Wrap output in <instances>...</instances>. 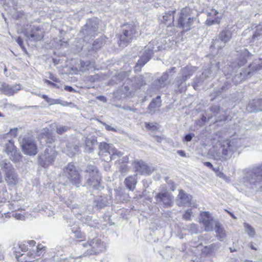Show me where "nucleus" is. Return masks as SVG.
I'll return each instance as SVG.
<instances>
[{
	"label": "nucleus",
	"instance_id": "f257e3e1",
	"mask_svg": "<svg viewBox=\"0 0 262 262\" xmlns=\"http://www.w3.org/2000/svg\"><path fill=\"white\" fill-rule=\"evenodd\" d=\"M28 243L29 244L30 248L26 253L20 254V251L16 249L15 250V257L18 259V261L32 262L38 260L45 253V247L41 245L35 246V241H29Z\"/></svg>",
	"mask_w": 262,
	"mask_h": 262
},
{
	"label": "nucleus",
	"instance_id": "f03ea898",
	"mask_svg": "<svg viewBox=\"0 0 262 262\" xmlns=\"http://www.w3.org/2000/svg\"><path fill=\"white\" fill-rule=\"evenodd\" d=\"M261 69L262 59H255L249 66L247 69L240 70L238 73L234 76L233 81L235 84H238L248 77H250L254 72Z\"/></svg>",
	"mask_w": 262,
	"mask_h": 262
},
{
	"label": "nucleus",
	"instance_id": "7ed1b4c3",
	"mask_svg": "<svg viewBox=\"0 0 262 262\" xmlns=\"http://www.w3.org/2000/svg\"><path fill=\"white\" fill-rule=\"evenodd\" d=\"M1 169L5 173V179L8 185L14 186L18 184L19 178L12 165L8 160L0 162Z\"/></svg>",
	"mask_w": 262,
	"mask_h": 262
},
{
	"label": "nucleus",
	"instance_id": "20e7f679",
	"mask_svg": "<svg viewBox=\"0 0 262 262\" xmlns=\"http://www.w3.org/2000/svg\"><path fill=\"white\" fill-rule=\"evenodd\" d=\"M78 244L79 246H82L87 248L86 251L84 252L86 255L99 254L105 250V244L98 237L89 238L87 243Z\"/></svg>",
	"mask_w": 262,
	"mask_h": 262
},
{
	"label": "nucleus",
	"instance_id": "39448f33",
	"mask_svg": "<svg viewBox=\"0 0 262 262\" xmlns=\"http://www.w3.org/2000/svg\"><path fill=\"white\" fill-rule=\"evenodd\" d=\"M244 181L253 186L260 185L262 187V166L245 170Z\"/></svg>",
	"mask_w": 262,
	"mask_h": 262
},
{
	"label": "nucleus",
	"instance_id": "423d86ee",
	"mask_svg": "<svg viewBox=\"0 0 262 262\" xmlns=\"http://www.w3.org/2000/svg\"><path fill=\"white\" fill-rule=\"evenodd\" d=\"M196 70L195 67L187 66L182 68L179 76L176 79V85L180 92H185L186 89V81L190 78Z\"/></svg>",
	"mask_w": 262,
	"mask_h": 262
},
{
	"label": "nucleus",
	"instance_id": "0eeeda50",
	"mask_svg": "<svg viewBox=\"0 0 262 262\" xmlns=\"http://www.w3.org/2000/svg\"><path fill=\"white\" fill-rule=\"evenodd\" d=\"M122 31L119 43L121 47H126L136 36L137 33L136 26L133 23L124 25Z\"/></svg>",
	"mask_w": 262,
	"mask_h": 262
},
{
	"label": "nucleus",
	"instance_id": "6e6552de",
	"mask_svg": "<svg viewBox=\"0 0 262 262\" xmlns=\"http://www.w3.org/2000/svg\"><path fill=\"white\" fill-rule=\"evenodd\" d=\"M86 174L85 179L89 185L92 186L96 189H100L101 188L100 181L101 176L97 168L93 165H89L86 169Z\"/></svg>",
	"mask_w": 262,
	"mask_h": 262
},
{
	"label": "nucleus",
	"instance_id": "1a4fd4ad",
	"mask_svg": "<svg viewBox=\"0 0 262 262\" xmlns=\"http://www.w3.org/2000/svg\"><path fill=\"white\" fill-rule=\"evenodd\" d=\"M99 155L101 156L103 160L105 161H111L115 159L116 157H120L122 155L121 152L119 151L112 145L106 143H101L99 145Z\"/></svg>",
	"mask_w": 262,
	"mask_h": 262
},
{
	"label": "nucleus",
	"instance_id": "9d476101",
	"mask_svg": "<svg viewBox=\"0 0 262 262\" xmlns=\"http://www.w3.org/2000/svg\"><path fill=\"white\" fill-rule=\"evenodd\" d=\"M191 10L189 8H184L181 11L178 20V26L180 28H186L187 30L190 29V27L193 24L195 18L190 17Z\"/></svg>",
	"mask_w": 262,
	"mask_h": 262
},
{
	"label": "nucleus",
	"instance_id": "9b49d317",
	"mask_svg": "<svg viewBox=\"0 0 262 262\" xmlns=\"http://www.w3.org/2000/svg\"><path fill=\"white\" fill-rule=\"evenodd\" d=\"M57 156L54 147L47 148L43 154L39 156L38 162L42 167H48L53 164Z\"/></svg>",
	"mask_w": 262,
	"mask_h": 262
},
{
	"label": "nucleus",
	"instance_id": "f8f14e48",
	"mask_svg": "<svg viewBox=\"0 0 262 262\" xmlns=\"http://www.w3.org/2000/svg\"><path fill=\"white\" fill-rule=\"evenodd\" d=\"M20 143L24 154L30 156L37 154V146L32 138L25 136L20 140Z\"/></svg>",
	"mask_w": 262,
	"mask_h": 262
},
{
	"label": "nucleus",
	"instance_id": "ddd939ff",
	"mask_svg": "<svg viewBox=\"0 0 262 262\" xmlns=\"http://www.w3.org/2000/svg\"><path fill=\"white\" fill-rule=\"evenodd\" d=\"M64 172L71 183L76 187L79 186L81 183V177L73 164L69 163L64 167Z\"/></svg>",
	"mask_w": 262,
	"mask_h": 262
},
{
	"label": "nucleus",
	"instance_id": "4468645a",
	"mask_svg": "<svg viewBox=\"0 0 262 262\" xmlns=\"http://www.w3.org/2000/svg\"><path fill=\"white\" fill-rule=\"evenodd\" d=\"M222 158L224 160L229 159L233 153L237 149V146L234 141L224 140L221 145Z\"/></svg>",
	"mask_w": 262,
	"mask_h": 262
},
{
	"label": "nucleus",
	"instance_id": "2eb2a0df",
	"mask_svg": "<svg viewBox=\"0 0 262 262\" xmlns=\"http://www.w3.org/2000/svg\"><path fill=\"white\" fill-rule=\"evenodd\" d=\"M200 223L202 224L206 231H211L214 229V226L216 227L218 222L213 220L209 212H202L200 213Z\"/></svg>",
	"mask_w": 262,
	"mask_h": 262
},
{
	"label": "nucleus",
	"instance_id": "dca6fc26",
	"mask_svg": "<svg viewBox=\"0 0 262 262\" xmlns=\"http://www.w3.org/2000/svg\"><path fill=\"white\" fill-rule=\"evenodd\" d=\"M232 33L229 30H224L220 33L218 39L213 42L212 46L217 49H221L230 40Z\"/></svg>",
	"mask_w": 262,
	"mask_h": 262
},
{
	"label": "nucleus",
	"instance_id": "f3484780",
	"mask_svg": "<svg viewBox=\"0 0 262 262\" xmlns=\"http://www.w3.org/2000/svg\"><path fill=\"white\" fill-rule=\"evenodd\" d=\"M157 203H162L165 207H170L173 205V197L168 192L159 193L155 196Z\"/></svg>",
	"mask_w": 262,
	"mask_h": 262
},
{
	"label": "nucleus",
	"instance_id": "a211bd4d",
	"mask_svg": "<svg viewBox=\"0 0 262 262\" xmlns=\"http://www.w3.org/2000/svg\"><path fill=\"white\" fill-rule=\"evenodd\" d=\"M98 25L96 22L90 20L81 31V33L86 36L94 37L98 31Z\"/></svg>",
	"mask_w": 262,
	"mask_h": 262
},
{
	"label": "nucleus",
	"instance_id": "6ab92c4d",
	"mask_svg": "<svg viewBox=\"0 0 262 262\" xmlns=\"http://www.w3.org/2000/svg\"><path fill=\"white\" fill-rule=\"evenodd\" d=\"M25 36L30 41H38L40 40L43 36V32L38 27H33L30 31L25 33Z\"/></svg>",
	"mask_w": 262,
	"mask_h": 262
},
{
	"label": "nucleus",
	"instance_id": "aec40b11",
	"mask_svg": "<svg viewBox=\"0 0 262 262\" xmlns=\"http://www.w3.org/2000/svg\"><path fill=\"white\" fill-rule=\"evenodd\" d=\"M153 54V50L149 49V47H148V49L145 50L143 55L138 60L135 67V70L140 71L141 68L149 61Z\"/></svg>",
	"mask_w": 262,
	"mask_h": 262
},
{
	"label": "nucleus",
	"instance_id": "412c9836",
	"mask_svg": "<svg viewBox=\"0 0 262 262\" xmlns=\"http://www.w3.org/2000/svg\"><path fill=\"white\" fill-rule=\"evenodd\" d=\"M21 89V86L19 84L9 85L4 83L1 88L0 90L5 94L8 96H12L17 93Z\"/></svg>",
	"mask_w": 262,
	"mask_h": 262
},
{
	"label": "nucleus",
	"instance_id": "4be33fe9",
	"mask_svg": "<svg viewBox=\"0 0 262 262\" xmlns=\"http://www.w3.org/2000/svg\"><path fill=\"white\" fill-rule=\"evenodd\" d=\"M248 113L256 112L262 111V98H257L249 101L246 107Z\"/></svg>",
	"mask_w": 262,
	"mask_h": 262
},
{
	"label": "nucleus",
	"instance_id": "5701e85b",
	"mask_svg": "<svg viewBox=\"0 0 262 262\" xmlns=\"http://www.w3.org/2000/svg\"><path fill=\"white\" fill-rule=\"evenodd\" d=\"M191 199L190 195L186 193L183 190H180L176 203L179 206H188L190 204Z\"/></svg>",
	"mask_w": 262,
	"mask_h": 262
},
{
	"label": "nucleus",
	"instance_id": "b1692460",
	"mask_svg": "<svg viewBox=\"0 0 262 262\" xmlns=\"http://www.w3.org/2000/svg\"><path fill=\"white\" fill-rule=\"evenodd\" d=\"M176 68H171L169 72H166L157 80L154 82V85L157 89H159L165 86L167 84V80L169 77V73H174L176 72Z\"/></svg>",
	"mask_w": 262,
	"mask_h": 262
},
{
	"label": "nucleus",
	"instance_id": "393cba45",
	"mask_svg": "<svg viewBox=\"0 0 262 262\" xmlns=\"http://www.w3.org/2000/svg\"><path fill=\"white\" fill-rule=\"evenodd\" d=\"M134 167L136 171L141 174H149L152 171L151 168L142 161H135L134 163Z\"/></svg>",
	"mask_w": 262,
	"mask_h": 262
},
{
	"label": "nucleus",
	"instance_id": "a878e982",
	"mask_svg": "<svg viewBox=\"0 0 262 262\" xmlns=\"http://www.w3.org/2000/svg\"><path fill=\"white\" fill-rule=\"evenodd\" d=\"M252 55L245 49H244L241 52V57L238 60L237 63L233 64L229 66V68L232 71L234 70L236 67H240L246 63L247 58L251 56Z\"/></svg>",
	"mask_w": 262,
	"mask_h": 262
},
{
	"label": "nucleus",
	"instance_id": "bb28decb",
	"mask_svg": "<svg viewBox=\"0 0 262 262\" xmlns=\"http://www.w3.org/2000/svg\"><path fill=\"white\" fill-rule=\"evenodd\" d=\"M218 12L215 9H212L208 13V18L206 20V24L207 26H211L214 24H218L220 22L221 18L218 16Z\"/></svg>",
	"mask_w": 262,
	"mask_h": 262
},
{
	"label": "nucleus",
	"instance_id": "cd10ccee",
	"mask_svg": "<svg viewBox=\"0 0 262 262\" xmlns=\"http://www.w3.org/2000/svg\"><path fill=\"white\" fill-rule=\"evenodd\" d=\"M39 138L45 139L47 143H51L55 139V137L53 136L52 131L47 127L43 128L40 131Z\"/></svg>",
	"mask_w": 262,
	"mask_h": 262
},
{
	"label": "nucleus",
	"instance_id": "c85d7f7f",
	"mask_svg": "<svg viewBox=\"0 0 262 262\" xmlns=\"http://www.w3.org/2000/svg\"><path fill=\"white\" fill-rule=\"evenodd\" d=\"M137 183L136 175L130 176L124 180L126 187L130 191H134Z\"/></svg>",
	"mask_w": 262,
	"mask_h": 262
},
{
	"label": "nucleus",
	"instance_id": "c756f323",
	"mask_svg": "<svg viewBox=\"0 0 262 262\" xmlns=\"http://www.w3.org/2000/svg\"><path fill=\"white\" fill-rule=\"evenodd\" d=\"M161 106L160 96H158L156 99H154L149 104L148 108L150 113H154L157 108H159Z\"/></svg>",
	"mask_w": 262,
	"mask_h": 262
},
{
	"label": "nucleus",
	"instance_id": "7c9ffc66",
	"mask_svg": "<svg viewBox=\"0 0 262 262\" xmlns=\"http://www.w3.org/2000/svg\"><path fill=\"white\" fill-rule=\"evenodd\" d=\"M214 230L217 234L218 239L221 241H223L226 237V234L224 229L221 227L220 223H216Z\"/></svg>",
	"mask_w": 262,
	"mask_h": 262
},
{
	"label": "nucleus",
	"instance_id": "2f4dec72",
	"mask_svg": "<svg viewBox=\"0 0 262 262\" xmlns=\"http://www.w3.org/2000/svg\"><path fill=\"white\" fill-rule=\"evenodd\" d=\"M50 127H56V133L59 135H62L65 132L68 131L70 127L67 125H56L55 123L52 124L50 125Z\"/></svg>",
	"mask_w": 262,
	"mask_h": 262
},
{
	"label": "nucleus",
	"instance_id": "473e14b6",
	"mask_svg": "<svg viewBox=\"0 0 262 262\" xmlns=\"http://www.w3.org/2000/svg\"><path fill=\"white\" fill-rule=\"evenodd\" d=\"M219 248L218 244H212L209 246L204 247L202 249V253L205 256L210 255L213 251L216 248Z\"/></svg>",
	"mask_w": 262,
	"mask_h": 262
},
{
	"label": "nucleus",
	"instance_id": "72a5a7b5",
	"mask_svg": "<svg viewBox=\"0 0 262 262\" xmlns=\"http://www.w3.org/2000/svg\"><path fill=\"white\" fill-rule=\"evenodd\" d=\"M243 225L245 232L249 237H253L256 234L254 229L251 225L246 223H244Z\"/></svg>",
	"mask_w": 262,
	"mask_h": 262
},
{
	"label": "nucleus",
	"instance_id": "f704fd0d",
	"mask_svg": "<svg viewBox=\"0 0 262 262\" xmlns=\"http://www.w3.org/2000/svg\"><path fill=\"white\" fill-rule=\"evenodd\" d=\"M17 149L16 147L14 145V142L12 140H9L6 144L5 151L7 155H11V152Z\"/></svg>",
	"mask_w": 262,
	"mask_h": 262
},
{
	"label": "nucleus",
	"instance_id": "c9c22d12",
	"mask_svg": "<svg viewBox=\"0 0 262 262\" xmlns=\"http://www.w3.org/2000/svg\"><path fill=\"white\" fill-rule=\"evenodd\" d=\"M175 11H169L167 12H165V14L163 16V21L165 24H167L168 21H171L172 23L174 20V13Z\"/></svg>",
	"mask_w": 262,
	"mask_h": 262
},
{
	"label": "nucleus",
	"instance_id": "e433bc0d",
	"mask_svg": "<svg viewBox=\"0 0 262 262\" xmlns=\"http://www.w3.org/2000/svg\"><path fill=\"white\" fill-rule=\"evenodd\" d=\"M218 65L216 66L214 68L211 67V69H213V70L209 69L207 70H205L203 73L202 76L203 77H205V78H210L212 77H213L215 71L219 69Z\"/></svg>",
	"mask_w": 262,
	"mask_h": 262
},
{
	"label": "nucleus",
	"instance_id": "4c0bfd02",
	"mask_svg": "<svg viewBox=\"0 0 262 262\" xmlns=\"http://www.w3.org/2000/svg\"><path fill=\"white\" fill-rule=\"evenodd\" d=\"M10 160L13 162H19L21 159V156L19 151L17 149L11 152V155H8Z\"/></svg>",
	"mask_w": 262,
	"mask_h": 262
},
{
	"label": "nucleus",
	"instance_id": "58836bf2",
	"mask_svg": "<svg viewBox=\"0 0 262 262\" xmlns=\"http://www.w3.org/2000/svg\"><path fill=\"white\" fill-rule=\"evenodd\" d=\"M262 36V24H259L256 27V31L253 35L252 40L254 41L259 39Z\"/></svg>",
	"mask_w": 262,
	"mask_h": 262
},
{
	"label": "nucleus",
	"instance_id": "ea45409f",
	"mask_svg": "<svg viewBox=\"0 0 262 262\" xmlns=\"http://www.w3.org/2000/svg\"><path fill=\"white\" fill-rule=\"evenodd\" d=\"M92 67L91 61H81L79 64L80 70L83 72L88 71Z\"/></svg>",
	"mask_w": 262,
	"mask_h": 262
},
{
	"label": "nucleus",
	"instance_id": "a19ab883",
	"mask_svg": "<svg viewBox=\"0 0 262 262\" xmlns=\"http://www.w3.org/2000/svg\"><path fill=\"white\" fill-rule=\"evenodd\" d=\"M28 242H24L22 243L19 244L17 246L18 250H21L22 252H26L30 248L29 244Z\"/></svg>",
	"mask_w": 262,
	"mask_h": 262
},
{
	"label": "nucleus",
	"instance_id": "79ce46f5",
	"mask_svg": "<svg viewBox=\"0 0 262 262\" xmlns=\"http://www.w3.org/2000/svg\"><path fill=\"white\" fill-rule=\"evenodd\" d=\"M102 43L103 42L101 39L98 38L96 39L93 43V49L96 50L100 48L102 46Z\"/></svg>",
	"mask_w": 262,
	"mask_h": 262
},
{
	"label": "nucleus",
	"instance_id": "37998d69",
	"mask_svg": "<svg viewBox=\"0 0 262 262\" xmlns=\"http://www.w3.org/2000/svg\"><path fill=\"white\" fill-rule=\"evenodd\" d=\"M192 212L191 211V209H187L185 211V213L183 215V219L187 220V221H190L191 216H192Z\"/></svg>",
	"mask_w": 262,
	"mask_h": 262
},
{
	"label": "nucleus",
	"instance_id": "c03bdc74",
	"mask_svg": "<svg viewBox=\"0 0 262 262\" xmlns=\"http://www.w3.org/2000/svg\"><path fill=\"white\" fill-rule=\"evenodd\" d=\"M189 230L191 233H197L199 230L198 226L195 224H190Z\"/></svg>",
	"mask_w": 262,
	"mask_h": 262
},
{
	"label": "nucleus",
	"instance_id": "a18cd8bd",
	"mask_svg": "<svg viewBox=\"0 0 262 262\" xmlns=\"http://www.w3.org/2000/svg\"><path fill=\"white\" fill-rule=\"evenodd\" d=\"M145 124L146 128L149 130H155L157 129V126L152 123L145 122Z\"/></svg>",
	"mask_w": 262,
	"mask_h": 262
},
{
	"label": "nucleus",
	"instance_id": "49530a36",
	"mask_svg": "<svg viewBox=\"0 0 262 262\" xmlns=\"http://www.w3.org/2000/svg\"><path fill=\"white\" fill-rule=\"evenodd\" d=\"M17 128H15L14 129H11L9 131V132L6 134V136H11V137H15L17 134Z\"/></svg>",
	"mask_w": 262,
	"mask_h": 262
},
{
	"label": "nucleus",
	"instance_id": "de8ad7c7",
	"mask_svg": "<svg viewBox=\"0 0 262 262\" xmlns=\"http://www.w3.org/2000/svg\"><path fill=\"white\" fill-rule=\"evenodd\" d=\"M47 102L50 104H59L60 103V100L59 99H53L49 98L47 100Z\"/></svg>",
	"mask_w": 262,
	"mask_h": 262
},
{
	"label": "nucleus",
	"instance_id": "09e8293b",
	"mask_svg": "<svg viewBox=\"0 0 262 262\" xmlns=\"http://www.w3.org/2000/svg\"><path fill=\"white\" fill-rule=\"evenodd\" d=\"M194 136V134H192V133L188 134L185 136V140L186 142H189L192 140V138Z\"/></svg>",
	"mask_w": 262,
	"mask_h": 262
},
{
	"label": "nucleus",
	"instance_id": "8fccbe9b",
	"mask_svg": "<svg viewBox=\"0 0 262 262\" xmlns=\"http://www.w3.org/2000/svg\"><path fill=\"white\" fill-rule=\"evenodd\" d=\"M96 141L94 139L92 140H90V139L86 138L85 140V144L86 146H90V144H94L95 143Z\"/></svg>",
	"mask_w": 262,
	"mask_h": 262
},
{
	"label": "nucleus",
	"instance_id": "3c124183",
	"mask_svg": "<svg viewBox=\"0 0 262 262\" xmlns=\"http://www.w3.org/2000/svg\"><path fill=\"white\" fill-rule=\"evenodd\" d=\"M50 74V76L49 77V78L52 80V81H53L54 82H55L56 83H58V82H60V80L59 79L57 78V77H56L55 76H54L53 74H52L51 73H49Z\"/></svg>",
	"mask_w": 262,
	"mask_h": 262
},
{
	"label": "nucleus",
	"instance_id": "603ef678",
	"mask_svg": "<svg viewBox=\"0 0 262 262\" xmlns=\"http://www.w3.org/2000/svg\"><path fill=\"white\" fill-rule=\"evenodd\" d=\"M44 82L45 83L48 84H50V85L56 87L57 88H59V86L57 84H56V83H54V82H52V81H50L49 80L45 79L44 80Z\"/></svg>",
	"mask_w": 262,
	"mask_h": 262
},
{
	"label": "nucleus",
	"instance_id": "864d4df0",
	"mask_svg": "<svg viewBox=\"0 0 262 262\" xmlns=\"http://www.w3.org/2000/svg\"><path fill=\"white\" fill-rule=\"evenodd\" d=\"M16 41L22 49H24L23 40L20 37H18Z\"/></svg>",
	"mask_w": 262,
	"mask_h": 262
},
{
	"label": "nucleus",
	"instance_id": "5fc2aeb1",
	"mask_svg": "<svg viewBox=\"0 0 262 262\" xmlns=\"http://www.w3.org/2000/svg\"><path fill=\"white\" fill-rule=\"evenodd\" d=\"M128 171V168L126 165H123L121 166V171L122 173H126Z\"/></svg>",
	"mask_w": 262,
	"mask_h": 262
},
{
	"label": "nucleus",
	"instance_id": "6e6d98bb",
	"mask_svg": "<svg viewBox=\"0 0 262 262\" xmlns=\"http://www.w3.org/2000/svg\"><path fill=\"white\" fill-rule=\"evenodd\" d=\"M105 126V128L107 130H112V131H113V132H116V129L114 128V127H113L105 123H104L103 124Z\"/></svg>",
	"mask_w": 262,
	"mask_h": 262
},
{
	"label": "nucleus",
	"instance_id": "4d7b16f0",
	"mask_svg": "<svg viewBox=\"0 0 262 262\" xmlns=\"http://www.w3.org/2000/svg\"><path fill=\"white\" fill-rule=\"evenodd\" d=\"M137 79L138 80V81L139 82H140V84H138V85L136 86V88H139L141 85L145 84L142 77H140L139 78H137Z\"/></svg>",
	"mask_w": 262,
	"mask_h": 262
},
{
	"label": "nucleus",
	"instance_id": "13d9d810",
	"mask_svg": "<svg viewBox=\"0 0 262 262\" xmlns=\"http://www.w3.org/2000/svg\"><path fill=\"white\" fill-rule=\"evenodd\" d=\"M203 163H204V165L206 166L207 167H208L210 168V169L215 171V169H214L212 164L210 162H205Z\"/></svg>",
	"mask_w": 262,
	"mask_h": 262
},
{
	"label": "nucleus",
	"instance_id": "bf43d9fd",
	"mask_svg": "<svg viewBox=\"0 0 262 262\" xmlns=\"http://www.w3.org/2000/svg\"><path fill=\"white\" fill-rule=\"evenodd\" d=\"M68 151L70 152V154L73 155L78 151V147L75 146L73 149H69Z\"/></svg>",
	"mask_w": 262,
	"mask_h": 262
},
{
	"label": "nucleus",
	"instance_id": "052dcab7",
	"mask_svg": "<svg viewBox=\"0 0 262 262\" xmlns=\"http://www.w3.org/2000/svg\"><path fill=\"white\" fill-rule=\"evenodd\" d=\"M81 256H82L81 255H80L77 256H73L70 258V262H75V260H77L78 259V258H80Z\"/></svg>",
	"mask_w": 262,
	"mask_h": 262
},
{
	"label": "nucleus",
	"instance_id": "680f3d73",
	"mask_svg": "<svg viewBox=\"0 0 262 262\" xmlns=\"http://www.w3.org/2000/svg\"><path fill=\"white\" fill-rule=\"evenodd\" d=\"M97 99L100 101L104 102H106V101H107L106 98L103 96H98Z\"/></svg>",
	"mask_w": 262,
	"mask_h": 262
},
{
	"label": "nucleus",
	"instance_id": "e2e57ef3",
	"mask_svg": "<svg viewBox=\"0 0 262 262\" xmlns=\"http://www.w3.org/2000/svg\"><path fill=\"white\" fill-rule=\"evenodd\" d=\"M177 153L181 157H186L185 152L183 150H178Z\"/></svg>",
	"mask_w": 262,
	"mask_h": 262
},
{
	"label": "nucleus",
	"instance_id": "0e129e2a",
	"mask_svg": "<svg viewBox=\"0 0 262 262\" xmlns=\"http://www.w3.org/2000/svg\"><path fill=\"white\" fill-rule=\"evenodd\" d=\"M64 90L68 92H73L74 91V89L70 86H66L64 88Z\"/></svg>",
	"mask_w": 262,
	"mask_h": 262
},
{
	"label": "nucleus",
	"instance_id": "69168bd1",
	"mask_svg": "<svg viewBox=\"0 0 262 262\" xmlns=\"http://www.w3.org/2000/svg\"><path fill=\"white\" fill-rule=\"evenodd\" d=\"M15 216L17 219L19 220H23L24 218V216L22 215H20V214L15 213Z\"/></svg>",
	"mask_w": 262,
	"mask_h": 262
},
{
	"label": "nucleus",
	"instance_id": "338daca9",
	"mask_svg": "<svg viewBox=\"0 0 262 262\" xmlns=\"http://www.w3.org/2000/svg\"><path fill=\"white\" fill-rule=\"evenodd\" d=\"M154 138L158 142H161L162 141V138L159 136H154Z\"/></svg>",
	"mask_w": 262,
	"mask_h": 262
},
{
	"label": "nucleus",
	"instance_id": "774afa93",
	"mask_svg": "<svg viewBox=\"0 0 262 262\" xmlns=\"http://www.w3.org/2000/svg\"><path fill=\"white\" fill-rule=\"evenodd\" d=\"M219 110V107L218 106H212L211 107V111L214 113H215L216 112V110Z\"/></svg>",
	"mask_w": 262,
	"mask_h": 262
}]
</instances>
